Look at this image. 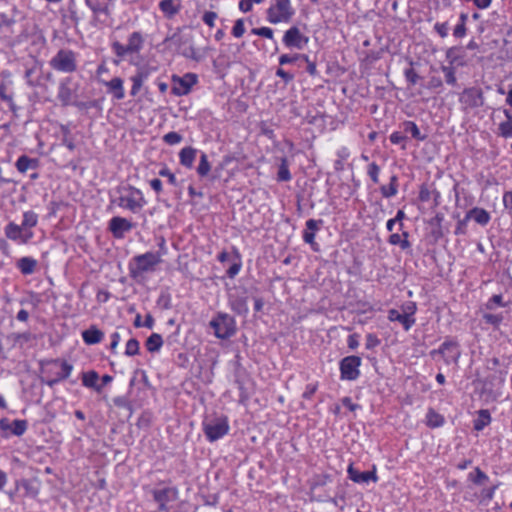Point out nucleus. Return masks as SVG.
I'll return each instance as SVG.
<instances>
[{
  "mask_svg": "<svg viewBox=\"0 0 512 512\" xmlns=\"http://www.w3.org/2000/svg\"><path fill=\"white\" fill-rule=\"evenodd\" d=\"M358 53L366 65H372L388 50L390 40L386 34H365Z\"/></svg>",
  "mask_w": 512,
  "mask_h": 512,
  "instance_id": "nucleus-1",
  "label": "nucleus"
},
{
  "mask_svg": "<svg viewBox=\"0 0 512 512\" xmlns=\"http://www.w3.org/2000/svg\"><path fill=\"white\" fill-rule=\"evenodd\" d=\"M161 261V254L156 252H146L134 256L128 266L130 277L138 280L145 273L154 272Z\"/></svg>",
  "mask_w": 512,
  "mask_h": 512,
  "instance_id": "nucleus-2",
  "label": "nucleus"
},
{
  "mask_svg": "<svg viewBox=\"0 0 512 512\" xmlns=\"http://www.w3.org/2000/svg\"><path fill=\"white\" fill-rule=\"evenodd\" d=\"M210 327L219 339H228L236 333V322L234 318L226 313H218L211 321Z\"/></svg>",
  "mask_w": 512,
  "mask_h": 512,
  "instance_id": "nucleus-3",
  "label": "nucleus"
},
{
  "mask_svg": "<svg viewBox=\"0 0 512 512\" xmlns=\"http://www.w3.org/2000/svg\"><path fill=\"white\" fill-rule=\"evenodd\" d=\"M143 42L144 40L141 34H131L126 44L114 41L112 43V49L117 58L113 60V63L119 65L120 61L126 56L139 52L143 46Z\"/></svg>",
  "mask_w": 512,
  "mask_h": 512,
  "instance_id": "nucleus-4",
  "label": "nucleus"
},
{
  "mask_svg": "<svg viewBox=\"0 0 512 512\" xmlns=\"http://www.w3.org/2000/svg\"><path fill=\"white\" fill-rule=\"evenodd\" d=\"M49 65L62 73H73L77 70L76 54L68 49H60L49 61Z\"/></svg>",
  "mask_w": 512,
  "mask_h": 512,
  "instance_id": "nucleus-5",
  "label": "nucleus"
},
{
  "mask_svg": "<svg viewBox=\"0 0 512 512\" xmlns=\"http://www.w3.org/2000/svg\"><path fill=\"white\" fill-rule=\"evenodd\" d=\"M203 432L210 442H215L229 432V424L226 417H216L203 421Z\"/></svg>",
  "mask_w": 512,
  "mask_h": 512,
  "instance_id": "nucleus-6",
  "label": "nucleus"
},
{
  "mask_svg": "<svg viewBox=\"0 0 512 512\" xmlns=\"http://www.w3.org/2000/svg\"><path fill=\"white\" fill-rule=\"evenodd\" d=\"M127 190L129 191V194L121 195L116 202L119 207L136 213L145 206L146 201L140 189L129 186Z\"/></svg>",
  "mask_w": 512,
  "mask_h": 512,
  "instance_id": "nucleus-7",
  "label": "nucleus"
},
{
  "mask_svg": "<svg viewBox=\"0 0 512 512\" xmlns=\"http://www.w3.org/2000/svg\"><path fill=\"white\" fill-rule=\"evenodd\" d=\"M430 355L435 358L441 356L445 364L450 365L452 363H458L461 355L459 349V343L453 339L445 340L438 349H434L430 352Z\"/></svg>",
  "mask_w": 512,
  "mask_h": 512,
  "instance_id": "nucleus-8",
  "label": "nucleus"
},
{
  "mask_svg": "<svg viewBox=\"0 0 512 512\" xmlns=\"http://www.w3.org/2000/svg\"><path fill=\"white\" fill-rule=\"evenodd\" d=\"M153 500L158 504V510L163 512L170 511V502L179 498V490L176 486L156 488L151 491Z\"/></svg>",
  "mask_w": 512,
  "mask_h": 512,
  "instance_id": "nucleus-9",
  "label": "nucleus"
},
{
  "mask_svg": "<svg viewBox=\"0 0 512 512\" xmlns=\"http://www.w3.org/2000/svg\"><path fill=\"white\" fill-rule=\"evenodd\" d=\"M268 19L272 23L286 22L293 15L289 0H272L269 7Z\"/></svg>",
  "mask_w": 512,
  "mask_h": 512,
  "instance_id": "nucleus-10",
  "label": "nucleus"
},
{
  "mask_svg": "<svg viewBox=\"0 0 512 512\" xmlns=\"http://www.w3.org/2000/svg\"><path fill=\"white\" fill-rule=\"evenodd\" d=\"M361 358L358 356H347L340 361L341 379L353 381L360 375L359 367Z\"/></svg>",
  "mask_w": 512,
  "mask_h": 512,
  "instance_id": "nucleus-11",
  "label": "nucleus"
},
{
  "mask_svg": "<svg viewBox=\"0 0 512 512\" xmlns=\"http://www.w3.org/2000/svg\"><path fill=\"white\" fill-rule=\"evenodd\" d=\"M172 93L177 96L186 95L190 92L192 86L196 84V75L187 73L183 77L173 76Z\"/></svg>",
  "mask_w": 512,
  "mask_h": 512,
  "instance_id": "nucleus-12",
  "label": "nucleus"
},
{
  "mask_svg": "<svg viewBox=\"0 0 512 512\" xmlns=\"http://www.w3.org/2000/svg\"><path fill=\"white\" fill-rule=\"evenodd\" d=\"M460 102L466 107L477 108L484 104V96L480 89L472 87L463 91Z\"/></svg>",
  "mask_w": 512,
  "mask_h": 512,
  "instance_id": "nucleus-13",
  "label": "nucleus"
},
{
  "mask_svg": "<svg viewBox=\"0 0 512 512\" xmlns=\"http://www.w3.org/2000/svg\"><path fill=\"white\" fill-rule=\"evenodd\" d=\"M348 477L355 483L363 484L368 483L369 481L377 482L378 477L376 474V468L373 466L372 471H364L361 472L357 470L353 464H350L347 469Z\"/></svg>",
  "mask_w": 512,
  "mask_h": 512,
  "instance_id": "nucleus-14",
  "label": "nucleus"
},
{
  "mask_svg": "<svg viewBox=\"0 0 512 512\" xmlns=\"http://www.w3.org/2000/svg\"><path fill=\"white\" fill-rule=\"evenodd\" d=\"M415 311L416 308L414 306L411 312L404 311L403 313H400L396 309H390L388 311V319L392 322H400L405 331H408L415 324V318L413 317Z\"/></svg>",
  "mask_w": 512,
  "mask_h": 512,
  "instance_id": "nucleus-15",
  "label": "nucleus"
},
{
  "mask_svg": "<svg viewBox=\"0 0 512 512\" xmlns=\"http://www.w3.org/2000/svg\"><path fill=\"white\" fill-rule=\"evenodd\" d=\"M133 225L126 218H122L119 216L113 217L109 221V230L112 232L115 238H123L125 232H128L132 229Z\"/></svg>",
  "mask_w": 512,
  "mask_h": 512,
  "instance_id": "nucleus-16",
  "label": "nucleus"
},
{
  "mask_svg": "<svg viewBox=\"0 0 512 512\" xmlns=\"http://www.w3.org/2000/svg\"><path fill=\"white\" fill-rule=\"evenodd\" d=\"M103 84L107 88V92L116 100H122L125 97V90L123 80L120 77H114L110 81H105Z\"/></svg>",
  "mask_w": 512,
  "mask_h": 512,
  "instance_id": "nucleus-17",
  "label": "nucleus"
},
{
  "mask_svg": "<svg viewBox=\"0 0 512 512\" xmlns=\"http://www.w3.org/2000/svg\"><path fill=\"white\" fill-rule=\"evenodd\" d=\"M308 41V37L303 34H284L283 37V43L290 49H304Z\"/></svg>",
  "mask_w": 512,
  "mask_h": 512,
  "instance_id": "nucleus-18",
  "label": "nucleus"
},
{
  "mask_svg": "<svg viewBox=\"0 0 512 512\" xmlns=\"http://www.w3.org/2000/svg\"><path fill=\"white\" fill-rule=\"evenodd\" d=\"M73 96H74V92L69 87V81L68 80L62 81L58 88V94H57L58 100L61 102V104L63 106H68V105H72V104L76 105V103L73 102ZM77 106H79V105L77 104Z\"/></svg>",
  "mask_w": 512,
  "mask_h": 512,
  "instance_id": "nucleus-19",
  "label": "nucleus"
},
{
  "mask_svg": "<svg viewBox=\"0 0 512 512\" xmlns=\"http://www.w3.org/2000/svg\"><path fill=\"white\" fill-rule=\"evenodd\" d=\"M82 338L87 345H94L103 340L104 333L95 325H92L82 332Z\"/></svg>",
  "mask_w": 512,
  "mask_h": 512,
  "instance_id": "nucleus-20",
  "label": "nucleus"
},
{
  "mask_svg": "<svg viewBox=\"0 0 512 512\" xmlns=\"http://www.w3.org/2000/svg\"><path fill=\"white\" fill-rule=\"evenodd\" d=\"M467 219H473L476 223L485 226L489 223L491 217L490 214L483 208L474 207L467 213Z\"/></svg>",
  "mask_w": 512,
  "mask_h": 512,
  "instance_id": "nucleus-21",
  "label": "nucleus"
},
{
  "mask_svg": "<svg viewBox=\"0 0 512 512\" xmlns=\"http://www.w3.org/2000/svg\"><path fill=\"white\" fill-rule=\"evenodd\" d=\"M159 8L166 16L173 17L181 8V0H161Z\"/></svg>",
  "mask_w": 512,
  "mask_h": 512,
  "instance_id": "nucleus-22",
  "label": "nucleus"
},
{
  "mask_svg": "<svg viewBox=\"0 0 512 512\" xmlns=\"http://www.w3.org/2000/svg\"><path fill=\"white\" fill-rule=\"evenodd\" d=\"M38 165V159L26 155H21L15 163V167L20 173H25L28 169H36Z\"/></svg>",
  "mask_w": 512,
  "mask_h": 512,
  "instance_id": "nucleus-23",
  "label": "nucleus"
},
{
  "mask_svg": "<svg viewBox=\"0 0 512 512\" xmlns=\"http://www.w3.org/2000/svg\"><path fill=\"white\" fill-rule=\"evenodd\" d=\"M197 154V149L193 147H185L179 153V159L181 165L192 168Z\"/></svg>",
  "mask_w": 512,
  "mask_h": 512,
  "instance_id": "nucleus-24",
  "label": "nucleus"
},
{
  "mask_svg": "<svg viewBox=\"0 0 512 512\" xmlns=\"http://www.w3.org/2000/svg\"><path fill=\"white\" fill-rule=\"evenodd\" d=\"M37 266V261L32 257H22L17 261V268L24 275L33 274Z\"/></svg>",
  "mask_w": 512,
  "mask_h": 512,
  "instance_id": "nucleus-25",
  "label": "nucleus"
},
{
  "mask_svg": "<svg viewBox=\"0 0 512 512\" xmlns=\"http://www.w3.org/2000/svg\"><path fill=\"white\" fill-rule=\"evenodd\" d=\"M163 345L162 336L158 333H152L146 340L145 346L150 353L159 352Z\"/></svg>",
  "mask_w": 512,
  "mask_h": 512,
  "instance_id": "nucleus-26",
  "label": "nucleus"
},
{
  "mask_svg": "<svg viewBox=\"0 0 512 512\" xmlns=\"http://www.w3.org/2000/svg\"><path fill=\"white\" fill-rule=\"evenodd\" d=\"M445 422L444 417L436 412L434 409L430 408L426 414V424L430 428H438L441 427Z\"/></svg>",
  "mask_w": 512,
  "mask_h": 512,
  "instance_id": "nucleus-27",
  "label": "nucleus"
},
{
  "mask_svg": "<svg viewBox=\"0 0 512 512\" xmlns=\"http://www.w3.org/2000/svg\"><path fill=\"white\" fill-rule=\"evenodd\" d=\"M454 60H450L449 65H442L440 67L442 73L444 74L445 82L448 85L456 86L457 85V78L455 76V67L453 66Z\"/></svg>",
  "mask_w": 512,
  "mask_h": 512,
  "instance_id": "nucleus-28",
  "label": "nucleus"
},
{
  "mask_svg": "<svg viewBox=\"0 0 512 512\" xmlns=\"http://www.w3.org/2000/svg\"><path fill=\"white\" fill-rule=\"evenodd\" d=\"M98 373L95 371H89L82 374V383L84 386L94 388L96 391H100L102 386H97Z\"/></svg>",
  "mask_w": 512,
  "mask_h": 512,
  "instance_id": "nucleus-29",
  "label": "nucleus"
},
{
  "mask_svg": "<svg viewBox=\"0 0 512 512\" xmlns=\"http://www.w3.org/2000/svg\"><path fill=\"white\" fill-rule=\"evenodd\" d=\"M381 193L383 197L390 198L397 194L398 192V177L396 175H393L390 178V183L388 186L383 185L381 188Z\"/></svg>",
  "mask_w": 512,
  "mask_h": 512,
  "instance_id": "nucleus-30",
  "label": "nucleus"
},
{
  "mask_svg": "<svg viewBox=\"0 0 512 512\" xmlns=\"http://www.w3.org/2000/svg\"><path fill=\"white\" fill-rule=\"evenodd\" d=\"M491 44H495L496 45L497 41L493 40V41L484 42L483 40H481L480 42H478L475 39H472L467 44V48L470 49V50L477 49L481 53H486V52H488L489 50H491L493 48L491 46Z\"/></svg>",
  "mask_w": 512,
  "mask_h": 512,
  "instance_id": "nucleus-31",
  "label": "nucleus"
},
{
  "mask_svg": "<svg viewBox=\"0 0 512 512\" xmlns=\"http://www.w3.org/2000/svg\"><path fill=\"white\" fill-rule=\"evenodd\" d=\"M233 254L236 261L229 267L226 272L230 279H233L240 272L242 267L241 255L236 248L233 249Z\"/></svg>",
  "mask_w": 512,
  "mask_h": 512,
  "instance_id": "nucleus-32",
  "label": "nucleus"
},
{
  "mask_svg": "<svg viewBox=\"0 0 512 512\" xmlns=\"http://www.w3.org/2000/svg\"><path fill=\"white\" fill-rule=\"evenodd\" d=\"M230 305L232 310L240 315L248 312L246 298L244 297L230 298Z\"/></svg>",
  "mask_w": 512,
  "mask_h": 512,
  "instance_id": "nucleus-33",
  "label": "nucleus"
},
{
  "mask_svg": "<svg viewBox=\"0 0 512 512\" xmlns=\"http://www.w3.org/2000/svg\"><path fill=\"white\" fill-rule=\"evenodd\" d=\"M22 227L21 225H17L14 222H10L5 227V235L8 239L18 240L21 237Z\"/></svg>",
  "mask_w": 512,
  "mask_h": 512,
  "instance_id": "nucleus-34",
  "label": "nucleus"
},
{
  "mask_svg": "<svg viewBox=\"0 0 512 512\" xmlns=\"http://www.w3.org/2000/svg\"><path fill=\"white\" fill-rule=\"evenodd\" d=\"M491 421L490 413L488 410H480L479 417L474 421V429L477 431L482 430Z\"/></svg>",
  "mask_w": 512,
  "mask_h": 512,
  "instance_id": "nucleus-35",
  "label": "nucleus"
},
{
  "mask_svg": "<svg viewBox=\"0 0 512 512\" xmlns=\"http://www.w3.org/2000/svg\"><path fill=\"white\" fill-rule=\"evenodd\" d=\"M278 181L287 182L291 180V173L288 168V161L286 158H282L281 163L279 165L278 174H277Z\"/></svg>",
  "mask_w": 512,
  "mask_h": 512,
  "instance_id": "nucleus-36",
  "label": "nucleus"
},
{
  "mask_svg": "<svg viewBox=\"0 0 512 512\" xmlns=\"http://www.w3.org/2000/svg\"><path fill=\"white\" fill-rule=\"evenodd\" d=\"M28 427V422L26 420L16 419L11 422V432L15 436H22Z\"/></svg>",
  "mask_w": 512,
  "mask_h": 512,
  "instance_id": "nucleus-37",
  "label": "nucleus"
},
{
  "mask_svg": "<svg viewBox=\"0 0 512 512\" xmlns=\"http://www.w3.org/2000/svg\"><path fill=\"white\" fill-rule=\"evenodd\" d=\"M404 130H405V132L410 133L414 139H417L420 141H423L426 137L425 135L421 134L418 126L412 121L404 122Z\"/></svg>",
  "mask_w": 512,
  "mask_h": 512,
  "instance_id": "nucleus-38",
  "label": "nucleus"
},
{
  "mask_svg": "<svg viewBox=\"0 0 512 512\" xmlns=\"http://www.w3.org/2000/svg\"><path fill=\"white\" fill-rule=\"evenodd\" d=\"M38 216L33 211H26L23 214V221L21 223L22 228H32L37 225Z\"/></svg>",
  "mask_w": 512,
  "mask_h": 512,
  "instance_id": "nucleus-39",
  "label": "nucleus"
},
{
  "mask_svg": "<svg viewBox=\"0 0 512 512\" xmlns=\"http://www.w3.org/2000/svg\"><path fill=\"white\" fill-rule=\"evenodd\" d=\"M210 169H211V165H210V163L208 161V157H207V155L205 153H202L201 156H200L199 165L197 167V173L201 177H205L210 172Z\"/></svg>",
  "mask_w": 512,
  "mask_h": 512,
  "instance_id": "nucleus-40",
  "label": "nucleus"
},
{
  "mask_svg": "<svg viewBox=\"0 0 512 512\" xmlns=\"http://www.w3.org/2000/svg\"><path fill=\"white\" fill-rule=\"evenodd\" d=\"M60 366H61V370L56 373V377H57V380L62 381L64 379H67L70 376V374L73 370V366L71 364H69L67 361H62L60 363Z\"/></svg>",
  "mask_w": 512,
  "mask_h": 512,
  "instance_id": "nucleus-41",
  "label": "nucleus"
},
{
  "mask_svg": "<svg viewBox=\"0 0 512 512\" xmlns=\"http://www.w3.org/2000/svg\"><path fill=\"white\" fill-rule=\"evenodd\" d=\"M469 478L476 485H482L486 480H488V476L479 467L475 468L474 474H469Z\"/></svg>",
  "mask_w": 512,
  "mask_h": 512,
  "instance_id": "nucleus-42",
  "label": "nucleus"
},
{
  "mask_svg": "<svg viewBox=\"0 0 512 512\" xmlns=\"http://www.w3.org/2000/svg\"><path fill=\"white\" fill-rule=\"evenodd\" d=\"M139 349H140L139 341L135 338H131L126 343L125 355L135 356L139 353Z\"/></svg>",
  "mask_w": 512,
  "mask_h": 512,
  "instance_id": "nucleus-43",
  "label": "nucleus"
},
{
  "mask_svg": "<svg viewBox=\"0 0 512 512\" xmlns=\"http://www.w3.org/2000/svg\"><path fill=\"white\" fill-rule=\"evenodd\" d=\"M145 75L143 73H138L132 77V88L130 94L132 96H136L142 86Z\"/></svg>",
  "mask_w": 512,
  "mask_h": 512,
  "instance_id": "nucleus-44",
  "label": "nucleus"
},
{
  "mask_svg": "<svg viewBox=\"0 0 512 512\" xmlns=\"http://www.w3.org/2000/svg\"><path fill=\"white\" fill-rule=\"evenodd\" d=\"M404 76L409 85H416L420 80V76L413 67L406 68L404 70Z\"/></svg>",
  "mask_w": 512,
  "mask_h": 512,
  "instance_id": "nucleus-45",
  "label": "nucleus"
},
{
  "mask_svg": "<svg viewBox=\"0 0 512 512\" xmlns=\"http://www.w3.org/2000/svg\"><path fill=\"white\" fill-rule=\"evenodd\" d=\"M6 90H7V87H6L5 83L2 82L0 84V98L9 104V107L12 111H15L16 106L13 102V97H12V95L7 94Z\"/></svg>",
  "mask_w": 512,
  "mask_h": 512,
  "instance_id": "nucleus-46",
  "label": "nucleus"
},
{
  "mask_svg": "<svg viewBox=\"0 0 512 512\" xmlns=\"http://www.w3.org/2000/svg\"><path fill=\"white\" fill-rule=\"evenodd\" d=\"M183 137L177 132H169L163 136V141L168 145H175L182 141Z\"/></svg>",
  "mask_w": 512,
  "mask_h": 512,
  "instance_id": "nucleus-47",
  "label": "nucleus"
},
{
  "mask_svg": "<svg viewBox=\"0 0 512 512\" xmlns=\"http://www.w3.org/2000/svg\"><path fill=\"white\" fill-rule=\"evenodd\" d=\"M496 306L504 307L503 297L501 294L493 295L487 302L486 308L489 310H493Z\"/></svg>",
  "mask_w": 512,
  "mask_h": 512,
  "instance_id": "nucleus-48",
  "label": "nucleus"
},
{
  "mask_svg": "<svg viewBox=\"0 0 512 512\" xmlns=\"http://www.w3.org/2000/svg\"><path fill=\"white\" fill-rule=\"evenodd\" d=\"M498 130L499 135H501L502 137H512V125L508 121L500 123Z\"/></svg>",
  "mask_w": 512,
  "mask_h": 512,
  "instance_id": "nucleus-49",
  "label": "nucleus"
},
{
  "mask_svg": "<svg viewBox=\"0 0 512 512\" xmlns=\"http://www.w3.org/2000/svg\"><path fill=\"white\" fill-rule=\"evenodd\" d=\"M379 172H380V168L375 162H372L371 164H369L368 175L370 176L371 180L374 183L379 182Z\"/></svg>",
  "mask_w": 512,
  "mask_h": 512,
  "instance_id": "nucleus-50",
  "label": "nucleus"
},
{
  "mask_svg": "<svg viewBox=\"0 0 512 512\" xmlns=\"http://www.w3.org/2000/svg\"><path fill=\"white\" fill-rule=\"evenodd\" d=\"M470 219H467V214L463 219H460L457 222L456 228H455V234L456 235H465L467 233V223Z\"/></svg>",
  "mask_w": 512,
  "mask_h": 512,
  "instance_id": "nucleus-51",
  "label": "nucleus"
},
{
  "mask_svg": "<svg viewBox=\"0 0 512 512\" xmlns=\"http://www.w3.org/2000/svg\"><path fill=\"white\" fill-rule=\"evenodd\" d=\"M264 0H240L239 2V9L246 13V12H249L252 7H253V4H259V3H262Z\"/></svg>",
  "mask_w": 512,
  "mask_h": 512,
  "instance_id": "nucleus-52",
  "label": "nucleus"
},
{
  "mask_svg": "<svg viewBox=\"0 0 512 512\" xmlns=\"http://www.w3.org/2000/svg\"><path fill=\"white\" fill-rule=\"evenodd\" d=\"M380 344V339L373 333H369L366 335V349H374Z\"/></svg>",
  "mask_w": 512,
  "mask_h": 512,
  "instance_id": "nucleus-53",
  "label": "nucleus"
},
{
  "mask_svg": "<svg viewBox=\"0 0 512 512\" xmlns=\"http://www.w3.org/2000/svg\"><path fill=\"white\" fill-rule=\"evenodd\" d=\"M483 319L488 324L498 326L502 322L503 317H502V315H499V314H488L487 313V314L483 315Z\"/></svg>",
  "mask_w": 512,
  "mask_h": 512,
  "instance_id": "nucleus-54",
  "label": "nucleus"
},
{
  "mask_svg": "<svg viewBox=\"0 0 512 512\" xmlns=\"http://www.w3.org/2000/svg\"><path fill=\"white\" fill-rule=\"evenodd\" d=\"M314 239H315V233L314 232H309L307 230H305L303 232V240L306 243L310 244L314 251H317L318 250V247H317L318 244L315 242Z\"/></svg>",
  "mask_w": 512,
  "mask_h": 512,
  "instance_id": "nucleus-55",
  "label": "nucleus"
},
{
  "mask_svg": "<svg viewBox=\"0 0 512 512\" xmlns=\"http://www.w3.org/2000/svg\"><path fill=\"white\" fill-rule=\"evenodd\" d=\"M323 224V220H315V219H309L306 221V230L309 232H314L319 230L320 226Z\"/></svg>",
  "mask_w": 512,
  "mask_h": 512,
  "instance_id": "nucleus-56",
  "label": "nucleus"
},
{
  "mask_svg": "<svg viewBox=\"0 0 512 512\" xmlns=\"http://www.w3.org/2000/svg\"><path fill=\"white\" fill-rule=\"evenodd\" d=\"M202 19L204 23L208 25L209 28H213L214 22L217 19V14L213 11H206Z\"/></svg>",
  "mask_w": 512,
  "mask_h": 512,
  "instance_id": "nucleus-57",
  "label": "nucleus"
},
{
  "mask_svg": "<svg viewBox=\"0 0 512 512\" xmlns=\"http://www.w3.org/2000/svg\"><path fill=\"white\" fill-rule=\"evenodd\" d=\"M301 59H303L307 63V68H306L307 72L311 76L317 75L316 63L313 61H310L309 57L305 54L301 55Z\"/></svg>",
  "mask_w": 512,
  "mask_h": 512,
  "instance_id": "nucleus-58",
  "label": "nucleus"
},
{
  "mask_svg": "<svg viewBox=\"0 0 512 512\" xmlns=\"http://www.w3.org/2000/svg\"><path fill=\"white\" fill-rule=\"evenodd\" d=\"M433 192H431L426 185H422L419 191V200L421 202H427L430 200Z\"/></svg>",
  "mask_w": 512,
  "mask_h": 512,
  "instance_id": "nucleus-59",
  "label": "nucleus"
},
{
  "mask_svg": "<svg viewBox=\"0 0 512 512\" xmlns=\"http://www.w3.org/2000/svg\"><path fill=\"white\" fill-rule=\"evenodd\" d=\"M86 3L96 13L105 11V6L99 0H86Z\"/></svg>",
  "mask_w": 512,
  "mask_h": 512,
  "instance_id": "nucleus-60",
  "label": "nucleus"
},
{
  "mask_svg": "<svg viewBox=\"0 0 512 512\" xmlns=\"http://www.w3.org/2000/svg\"><path fill=\"white\" fill-rule=\"evenodd\" d=\"M113 403L116 407L130 409V403L126 397L118 396L113 399Z\"/></svg>",
  "mask_w": 512,
  "mask_h": 512,
  "instance_id": "nucleus-61",
  "label": "nucleus"
},
{
  "mask_svg": "<svg viewBox=\"0 0 512 512\" xmlns=\"http://www.w3.org/2000/svg\"><path fill=\"white\" fill-rule=\"evenodd\" d=\"M298 59H301V55L291 56V55L283 54L279 58V63H280V65H284V64H288V63H293Z\"/></svg>",
  "mask_w": 512,
  "mask_h": 512,
  "instance_id": "nucleus-62",
  "label": "nucleus"
},
{
  "mask_svg": "<svg viewBox=\"0 0 512 512\" xmlns=\"http://www.w3.org/2000/svg\"><path fill=\"white\" fill-rule=\"evenodd\" d=\"M276 75L284 80L285 83H289L294 79V75L285 71L282 68H278L276 71Z\"/></svg>",
  "mask_w": 512,
  "mask_h": 512,
  "instance_id": "nucleus-63",
  "label": "nucleus"
},
{
  "mask_svg": "<svg viewBox=\"0 0 512 512\" xmlns=\"http://www.w3.org/2000/svg\"><path fill=\"white\" fill-rule=\"evenodd\" d=\"M407 137L400 132H393L390 135V141L393 144H401L406 141Z\"/></svg>",
  "mask_w": 512,
  "mask_h": 512,
  "instance_id": "nucleus-64",
  "label": "nucleus"
}]
</instances>
